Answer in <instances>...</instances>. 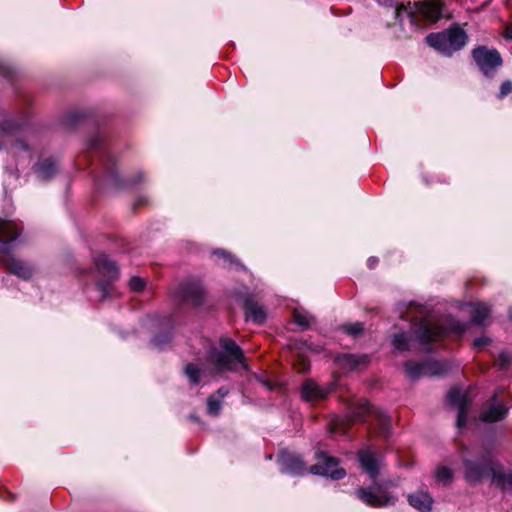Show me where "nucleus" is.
Listing matches in <instances>:
<instances>
[{
    "instance_id": "nucleus-37",
    "label": "nucleus",
    "mask_w": 512,
    "mask_h": 512,
    "mask_svg": "<svg viewBox=\"0 0 512 512\" xmlns=\"http://www.w3.org/2000/svg\"><path fill=\"white\" fill-rule=\"evenodd\" d=\"M490 343V339L488 337H480L474 340V346L476 348H481Z\"/></svg>"
},
{
    "instance_id": "nucleus-8",
    "label": "nucleus",
    "mask_w": 512,
    "mask_h": 512,
    "mask_svg": "<svg viewBox=\"0 0 512 512\" xmlns=\"http://www.w3.org/2000/svg\"><path fill=\"white\" fill-rule=\"evenodd\" d=\"M472 55L477 66L486 76L492 75L502 65L501 55L496 49L479 46L472 51Z\"/></svg>"
},
{
    "instance_id": "nucleus-44",
    "label": "nucleus",
    "mask_w": 512,
    "mask_h": 512,
    "mask_svg": "<svg viewBox=\"0 0 512 512\" xmlns=\"http://www.w3.org/2000/svg\"><path fill=\"white\" fill-rule=\"evenodd\" d=\"M453 328H454V327L452 326V323L450 322V326H449L450 331H451Z\"/></svg>"
},
{
    "instance_id": "nucleus-25",
    "label": "nucleus",
    "mask_w": 512,
    "mask_h": 512,
    "mask_svg": "<svg viewBox=\"0 0 512 512\" xmlns=\"http://www.w3.org/2000/svg\"><path fill=\"white\" fill-rule=\"evenodd\" d=\"M469 312L472 322L478 325L484 324L485 320L490 315V309L485 304H472L470 305Z\"/></svg>"
},
{
    "instance_id": "nucleus-39",
    "label": "nucleus",
    "mask_w": 512,
    "mask_h": 512,
    "mask_svg": "<svg viewBox=\"0 0 512 512\" xmlns=\"http://www.w3.org/2000/svg\"><path fill=\"white\" fill-rule=\"evenodd\" d=\"M15 148L17 150H21V151H27L28 150V146L22 141V140H19L15 143Z\"/></svg>"
},
{
    "instance_id": "nucleus-35",
    "label": "nucleus",
    "mask_w": 512,
    "mask_h": 512,
    "mask_svg": "<svg viewBox=\"0 0 512 512\" xmlns=\"http://www.w3.org/2000/svg\"><path fill=\"white\" fill-rule=\"evenodd\" d=\"M512 92V82L506 81L500 87V97H504Z\"/></svg>"
},
{
    "instance_id": "nucleus-38",
    "label": "nucleus",
    "mask_w": 512,
    "mask_h": 512,
    "mask_svg": "<svg viewBox=\"0 0 512 512\" xmlns=\"http://www.w3.org/2000/svg\"><path fill=\"white\" fill-rule=\"evenodd\" d=\"M228 394V389L225 387H220L214 395H216L219 400L222 401V399Z\"/></svg>"
},
{
    "instance_id": "nucleus-42",
    "label": "nucleus",
    "mask_w": 512,
    "mask_h": 512,
    "mask_svg": "<svg viewBox=\"0 0 512 512\" xmlns=\"http://www.w3.org/2000/svg\"><path fill=\"white\" fill-rule=\"evenodd\" d=\"M99 143V139H98V136H95L94 138L90 139V146L91 147H96Z\"/></svg>"
},
{
    "instance_id": "nucleus-23",
    "label": "nucleus",
    "mask_w": 512,
    "mask_h": 512,
    "mask_svg": "<svg viewBox=\"0 0 512 512\" xmlns=\"http://www.w3.org/2000/svg\"><path fill=\"white\" fill-rule=\"evenodd\" d=\"M391 343L395 350L399 352H409L413 350V342L406 332H399L391 337Z\"/></svg>"
},
{
    "instance_id": "nucleus-13",
    "label": "nucleus",
    "mask_w": 512,
    "mask_h": 512,
    "mask_svg": "<svg viewBox=\"0 0 512 512\" xmlns=\"http://www.w3.org/2000/svg\"><path fill=\"white\" fill-rule=\"evenodd\" d=\"M331 389L318 385L313 380H306L301 387V397L307 402H315L324 399Z\"/></svg>"
},
{
    "instance_id": "nucleus-6",
    "label": "nucleus",
    "mask_w": 512,
    "mask_h": 512,
    "mask_svg": "<svg viewBox=\"0 0 512 512\" xmlns=\"http://www.w3.org/2000/svg\"><path fill=\"white\" fill-rule=\"evenodd\" d=\"M466 478L470 482H477L483 478L487 472L492 473L493 482L503 488H512V473H506L492 467L490 464H477L466 462Z\"/></svg>"
},
{
    "instance_id": "nucleus-32",
    "label": "nucleus",
    "mask_w": 512,
    "mask_h": 512,
    "mask_svg": "<svg viewBox=\"0 0 512 512\" xmlns=\"http://www.w3.org/2000/svg\"><path fill=\"white\" fill-rule=\"evenodd\" d=\"M343 328L347 334H349L353 337H358L364 331V326L361 322L346 324V325H344Z\"/></svg>"
},
{
    "instance_id": "nucleus-18",
    "label": "nucleus",
    "mask_w": 512,
    "mask_h": 512,
    "mask_svg": "<svg viewBox=\"0 0 512 512\" xmlns=\"http://www.w3.org/2000/svg\"><path fill=\"white\" fill-rule=\"evenodd\" d=\"M427 44L436 51L446 55L448 53V30L431 33L425 38Z\"/></svg>"
},
{
    "instance_id": "nucleus-36",
    "label": "nucleus",
    "mask_w": 512,
    "mask_h": 512,
    "mask_svg": "<svg viewBox=\"0 0 512 512\" xmlns=\"http://www.w3.org/2000/svg\"><path fill=\"white\" fill-rule=\"evenodd\" d=\"M511 362V358L506 353H501L498 359V365L503 369Z\"/></svg>"
},
{
    "instance_id": "nucleus-2",
    "label": "nucleus",
    "mask_w": 512,
    "mask_h": 512,
    "mask_svg": "<svg viewBox=\"0 0 512 512\" xmlns=\"http://www.w3.org/2000/svg\"><path fill=\"white\" fill-rule=\"evenodd\" d=\"M358 461L362 470L369 476L373 486L367 489L360 488L356 491L357 497L371 507H382L394 504L395 499L387 492H382L380 485L376 482L383 457L371 447H365L358 452Z\"/></svg>"
},
{
    "instance_id": "nucleus-14",
    "label": "nucleus",
    "mask_w": 512,
    "mask_h": 512,
    "mask_svg": "<svg viewBox=\"0 0 512 512\" xmlns=\"http://www.w3.org/2000/svg\"><path fill=\"white\" fill-rule=\"evenodd\" d=\"M496 398L497 393H494L492 403L481 412L480 419L483 422H497L507 415L508 409L504 405L496 403Z\"/></svg>"
},
{
    "instance_id": "nucleus-21",
    "label": "nucleus",
    "mask_w": 512,
    "mask_h": 512,
    "mask_svg": "<svg viewBox=\"0 0 512 512\" xmlns=\"http://www.w3.org/2000/svg\"><path fill=\"white\" fill-rule=\"evenodd\" d=\"M375 411L376 410H372L370 404L366 400H363L358 405H353L350 408L349 417L353 422H364L368 415L373 413L375 416Z\"/></svg>"
},
{
    "instance_id": "nucleus-3",
    "label": "nucleus",
    "mask_w": 512,
    "mask_h": 512,
    "mask_svg": "<svg viewBox=\"0 0 512 512\" xmlns=\"http://www.w3.org/2000/svg\"><path fill=\"white\" fill-rule=\"evenodd\" d=\"M19 235L16 223L0 218V261L10 273L28 279L32 276V268L12 255V251L19 245Z\"/></svg>"
},
{
    "instance_id": "nucleus-29",
    "label": "nucleus",
    "mask_w": 512,
    "mask_h": 512,
    "mask_svg": "<svg viewBox=\"0 0 512 512\" xmlns=\"http://www.w3.org/2000/svg\"><path fill=\"white\" fill-rule=\"evenodd\" d=\"M425 376H439L446 372V363L436 360H425Z\"/></svg>"
},
{
    "instance_id": "nucleus-4",
    "label": "nucleus",
    "mask_w": 512,
    "mask_h": 512,
    "mask_svg": "<svg viewBox=\"0 0 512 512\" xmlns=\"http://www.w3.org/2000/svg\"><path fill=\"white\" fill-rule=\"evenodd\" d=\"M411 330L420 350L425 353L433 351L447 335L445 321L434 315L415 319L412 322Z\"/></svg>"
},
{
    "instance_id": "nucleus-41",
    "label": "nucleus",
    "mask_w": 512,
    "mask_h": 512,
    "mask_svg": "<svg viewBox=\"0 0 512 512\" xmlns=\"http://www.w3.org/2000/svg\"><path fill=\"white\" fill-rule=\"evenodd\" d=\"M378 263V259L376 257H370L368 260H367V265L370 269H373L376 267Z\"/></svg>"
},
{
    "instance_id": "nucleus-10",
    "label": "nucleus",
    "mask_w": 512,
    "mask_h": 512,
    "mask_svg": "<svg viewBox=\"0 0 512 512\" xmlns=\"http://www.w3.org/2000/svg\"><path fill=\"white\" fill-rule=\"evenodd\" d=\"M177 297L181 301L190 302L194 306H200L205 300V291L198 282H186L179 286Z\"/></svg>"
},
{
    "instance_id": "nucleus-40",
    "label": "nucleus",
    "mask_w": 512,
    "mask_h": 512,
    "mask_svg": "<svg viewBox=\"0 0 512 512\" xmlns=\"http://www.w3.org/2000/svg\"><path fill=\"white\" fill-rule=\"evenodd\" d=\"M504 37L512 40V23L508 24L505 28Z\"/></svg>"
},
{
    "instance_id": "nucleus-5",
    "label": "nucleus",
    "mask_w": 512,
    "mask_h": 512,
    "mask_svg": "<svg viewBox=\"0 0 512 512\" xmlns=\"http://www.w3.org/2000/svg\"><path fill=\"white\" fill-rule=\"evenodd\" d=\"M443 3L439 0H425L423 2H408L407 5L400 4L395 9L396 19L402 23L404 16L409 18L411 24L418 25L417 16L421 15L426 20L436 22L442 16Z\"/></svg>"
},
{
    "instance_id": "nucleus-9",
    "label": "nucleus",
    "mask_w": 512,
    "mask_h": 512,
    "mask_svg": "<svg viewBox=\"0 0 512 512\" xmlns=\"http://www.w3.org/2000/svg\"><path fill=\"white\" fill-rule=\"evenodd\" d=\"M310 473L327 476L333 480L342 479L346 475L345 470L338 467V461L323 452L317 454V463L310 467Z\"/></svg>"
},
{
    "instance_id": "nucleus-16",
    "label": "nucleus",
    "mask_w": 512,
    "mask_h": 512,
    "mask_svg": "<svg viewBox=\"0 0 512 512\" xmlns=\"http://www.w3.org/2000/svg\"><path fill=\"white\" fill-rule=\"evenodd\" d=\"M246 320H251L256 324H263L266 320L267 313L262 305L248 299L244 303Z\"/></svg>"
},
{
    "instance_id": "nucleus-22",
    "label": "nucleus",
    "mask_w": 512,
    "mask_h": 512,
    "mask_svg": "<svg viewBox=\"0 0 512 512\" xmlns=\"http://www.w3.org/2000/svg\"><path fill=\"white\" fill-rule=\"evenodd\" d=\"M425 361L409 360L403 364L405 376L414 381L425 376Z\"/></svg>"
},
{
    "instance_id": "nucleus-24",
    "label": "nucleus",
    "mask_w": 512,
    "mask_h": 512,
    "mask_svg": "<svg viewBox=\"0 0 512 512\" xmlns=\"http://www.w3.org/2000/svg\"><path fill=\"white\" fill-rule=\"evenodd\" d=\"M376 426L378 433L383 437L391 434V418L383 410L375 411Z\"/></svg>"
},
{
    "instance_id": "nucleus-15",
    "label": "nucleus",
    "mask_w": 512,
    "mask_h": 512,
    "mask_svg": "<svg viewBox=\"0 0 512 512\" xmlns=\"http://www.w3.org/2000/svg\"><path fill=\"white\" fill-rule=\"evenodd\" d=\"M409 504L420 512H430L433 500L431 496L423 490L416 491L408 496Z\"/></svg>"
},
{
    "instance_id": "nucleus-1",
    "label": "nucleus",
    "mask_w": 512,
    "mask_h": 512,
    "mask_svg": "<svg viewBox=\"0 0 512 512\" xmlns=\"http://www.w3.org/2000/svg\"><path fill=\"white\" fill-rule=\"evenodd\" d=\"M238 365L247 369L241 348L232 339L221 338L218 347H211L208 350L204 363L201 365L188 363L184 371L190 384L196 385L208 376L235 371Z\"/></svg>"
},
{
    "instance_id": "nucleus-12",
    "label": "nucleus",
    "mask_w": 512,
    "mask_h": 512,
    "mask_svg": "<svg viewBox=\"0 0 512 512\" xmlns=\"http://www.w3.org/2000/svg\"><path fill=\"white\" fill-rule=\"evenodd\" d=\"M280 470L283 473L298 476L306 471L303 460L295 454L282 452L279 457Z\"/></svg>"
},
{
    "instance_id": "nucleus-7",
    "label": "nucleus",
    "mask_w": 512,
    "mask_h": 512,
    "mask_svg": "<svg viewBox=\"0 0 512 512\" xmlns=\"http://www.w3.org/2000/svg\"><path fill=\"white\" fill-rule=\"evenodd\" d=\"M95 265L98 272L108 281V283L99 282L97 284L98 298L104 301L112 296L114 290L109 283L117 279L119 273L115 263L104 254L96 257Z\"/></svg>"
},
{
    "instance_id": "nucleus-20",
    "label": "nucleus",
    "mask_w": 512,
    "mask_h": 512,
    "mask_svg": "<svg viewBox=\"0 0 512 512\" xmlns=\"http://www.w3.org/2000/svg\"><path fill=\"white\" fill-rule=\"evenodd\" d=\"M368 361L369 358L367 355L344 354L337 357V362L340 366L347 370H354L361 366H365Z\"/></svg>"
},
{
    "instance_id": "nucleus-45",
    "label": "nucleus",
    "mask_w": 512,
    "mask_h": 512,
    "mask_svg": "<svg viewBox=\"0 0 512 512\" xmlns=\"http://www.w3.org/2000/svg\"><path fill=\"white\" fill-rule=\"evenodd\" d=\"M510 317L512 318V308L510 309Z\"/></svg>"
},
{
    "instance_id": "nucleus-17",
    "label": "nucleus",
    "mask_w": 512,
    "mask_h": 512,
    "mask_svg": "<svg viewBox=\"0 0 512 512\" xmlns=\"http://www.w3.org/2000/svg\"><path fill=\"white\" fill-rule=\"evenodd\" d=\"M34 173L39 180H49L51 179L57 172V163L54 159L48 158L39 161L34 166Z\"/></svg>"
},
{
    "instance_id": "nucleus-11",
    "label": "nucleus",
    "mask_w": 512,
    "mask_h": 512,
    "mask_svg": "<svg viewBox=\"0 0 512 512\" xmlns=\"http://www.w3.org/2000/svg\"><path fill=\"white\" fill-rule=\"evenodd\" d=\"M450 406L454 405L457 407V421L456 425L458 428L465 427L467 423V412L470 407L471 401L466 393H462L457 389H450Z\"/></svg>"
},
{
    "instance_id": "nucleus-27",
    "label": "nucleus",
    "mask_w": 512,
    "mask_h": 512,
    "mask_svg": "<svg viewBox=\"0 0 512 512\" xmlns=\"http://www.w3.org/2000/svg\"><path fill=\"white\" fill-rule=\"evenodd\" d=\"M294 322L301 330L308 329L314 322V317L302 308H296L293 312Z\"/></svg>"
},
{
    "instance_id": "nucleus-43",
    "label": "nucleus",
    "mask_w": 512,
    "mask_h": 512,
    "mask_svg": "<svg viewBox=\"0 0 512 512\" xmlns=\"http://www.w3.org/2000/svg\"><path fill=\"white\" fill-rule=\"evenodd\" d=\"M190 418L194 419V420H198L197 417L193 416V415H190Z\"/></svg>"
},
{
    "instance_id": "nucleus-31",
    "label": "nucleus",
    "mask_w": 512,
    "mask_h": 512,
    "mask_svg": "<svg viewBox=\"0 0 512 512\" xmlns=\"http://www.w3.org/2000/svg\"><path fill=\"white\" fill-rule=\"evenodd\" d=\"M434 478L436 483L446 486L448 484V466L445 464L439 466L435 472Z\"/></svg>"
},
{
    "instance_id": "nucleus-30",
    "label": "nucleus",
    "mask_w": 512,
    "mask_h": 512,
    "mask_svg": "<svg viewBox=\"0 0 512 512\" xmlns=\"http://www.w3.org/2000/svg\"><path fill=\"white\" fill-rule=\"evenodd\" d=\"M222 407V401L216 397V395H211L207 399V412L212 416H217L220 413Z\"/></svg>"
},
{
    "instance_id": "nucleus-19",
    "label": "nucleus",
    "mask_w": 512,
    "mask_h": 512,
    "mask_svg": "<svg viewBox=\"0 0 512 512\" xmlns=\"http://www.w3.org/2000/svg\"><path fill=\"white\" fill-rule=\"evenodd\" d=\"M468 42L467 32L460 25L450 26V52L458 51Z\"/></svg>"
},
{
    "instance_id": "nucleus-28",
    "label": "nucleus",
    "mask_w": 512,
    "mask_h": 512,
    "mask_svg": "<svg viewBox=\"0 0 512 512\" xmlns=\"http://www.w3.org/2000/svg\"><path fill=\"white\" fill-rule=\"evenodd\" d=\"M214 255H216L219 258L220 264H222L224 267H235L244 269V266L230 253L224 251V250H215Z\"/></svg>"
},
{
    "instance_id": "nucleus-26",
    "label": "nucleus",
    "mask_w": 512,
    "mask_h": 512,
    "mask_svg": "<svg viewBox=\"0 0 512 512\" xmlns=\"http://www.w3.org/2000/svg\"><path fill=\"white\" fill-rule=\"evenodd\" d=\"M20 130V124L6 116L0 117V134L3 136H12ZM3 144L0 141V150Z\"/></svg>"
},
{
    "instance_id": "nucleus-33",
    "label": "nucleus",
    "mask_w": 512,
    "mask_h": 512,
    "mask_svg": "<svg viewBox=\"0 0 512 512\" xmlns=\"http://www.w3.org/2000/svg\"><path fill=\"white\" fill-rule=\"evenodd\" d=\"M129 286L133 291H141L145 287V281L137 276H133L129 281Z\"/></svg>"
},
{
    "instance_id": "nucleus-34",
    "label": "nucleus",
    "mask_w": 512,
    "mask_h": 512,
    "mask_svg": "<svg viewBox=\"0 0 512 512\" xmlns=\"http://www.w3.org/2000/svg\"><path fill=\"white\" fill-rule=\"evenodd\" d=\"M170 335L165 333V334H162V335H157L153 338V344L162 349L164 347V345H166L167 343L170 342Z\"/></svg>"
}]
</instances>
